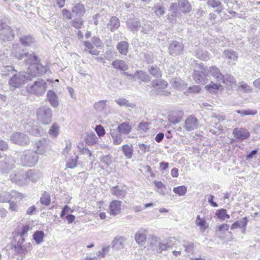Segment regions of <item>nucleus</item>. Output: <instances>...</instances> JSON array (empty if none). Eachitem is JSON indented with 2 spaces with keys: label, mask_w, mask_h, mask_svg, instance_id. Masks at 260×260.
<instances>
[{
  "label": "nucleus",
  "mask_w": 260,
  "mask_h": 260,
  "mask_svg": "<svg viewBox=\"0 0 260 260\" xmlns=\"http://www.w3.org/2000/svg\"><path fill=\"white\" fill-rule=\"evenodd\" d=\"M36 76V73H31L30 75L25 72H19L18 74H15L10 79L9 84L11 87L14 88H18L25 82L31 80L32 77Z\"/></svg>",
  "instance_id": "f257e3e1"
},
{
  "label": "nucleus",
  "mask_w": 260,
  "mask_h": 260,
  "mask_svg": "<svg viewBox=\"0 0 260 260\" xmlns=\"http://www.w3.org/2000/svg\"><path fill=\"white\" fill-rule=\"evenodd\" d=\"M38 161L37 154L34 151L27 150L24 151L20 158L21 164L24 166L33 167Z\"/></svg>",
  "instance_id": "f03ea898"
},
{
  "label": "nucleus",
  "mask_w": 260,
  "mask_h": 260,
  "mask_svg": "<svg viewBox=\"0 0 260 260\" xmlns=\"http://www.w3.org/2000/svg\"><path fill=\"white\" fill-rule=\"evenodd\" d=\"M47 89V83L43 80L36 81L32 85L27 87V91L31 94L40 96L43 94Z\"/></svg>",
  "instance_id": "7ed1b4c3"
},
{
  "label": "nucleus",
  "mask_w": 260,
  "mask_h": 260,
  "mask_svg": "<svg viewBox=\"0 0 260 260\" xmlns=\"http://www.w3.org/2000/svg\"><path fill=\"white\" fill-rule=\"evenodd\" d=\"M52 110L47 107H41L37 110L38 119L42 123L48 124L51 122Z\"/></svg>",
  "instance_id": "20e7f679"
},
{
  "label": "nucleus",
  "mask_w": 260,
  "mask_h": 260,
  "mask_svg": "<svg viewBox=\"0 0 260 260\" xmlns=\"http://www.w3.org/2000/svg\"><path fill=\"white\" fill-rule=\"evenodd\" d=\"M10 180L19 186L27 185L26 171L18 170L13 172L10 175Z\"/></svg>",
  "instance_id": "39448f33"
},
{
  "label": "nucleus",
  "mask_w": 260,
  "mask_h": 260,
  "mask_svg": "<svg viewBox=\"0 0 260 260\" xmlns=\"http://www.w3.org/2000/svg\"><path fill=\"white\" fill-rule=\"evenodd\" d=\"M153 91L158 95L168 96L170 92L164 90L168 86V83L163 80H154L151 82Z\"/></svg>",
  "instance_id": "423d86ee"
},
{
  "label": "nucleus",
  "mask_w": 260,
  "mask_h": 260,
  "mask_svg": "<svg viewBox=\"0 0 260 260\" xmlns=\"http://www.w3.org/2000/svg\"><path fill=\"white\" fill-rule=\"evenodd\" d=\"M10 141L13 143L20 146H26L30 142L29 139L26 135L19 132L12 134L10 137Z\"/></svg>",
  "instance_id": "0eeeda50"
},
{
  "label": "nucleus",
  "mask_w": 260,
  "mask_h": 260,
  "mask_svg": "<svg viewBox=\"0 0 260 260\" xmlns=\"http://www.w3.org/2000/svg\"><path fill=\"white\" fill-rule=\"evenodd\" d=\"M34 147L35 152L37 154L47 155V153L51 150L50 146L48 142L45 139H42L37 141Z\"/></svg>",
  "instance_id": "6e6552de"
},
{
  "label": "nucleus",
  "mask_w": 260,
  "mask_h": 260,
  "mask_svg": "<svg viewBox=\"0 0 260 260\" xmlns=\"http://www.w3.org/2000/svg\"><path fill=\"white\" fill-rule=\"evenodd\" d=\"M24 241V238H22L14 246V250L18 254H25L30 251L32 248V245L29 243L22 245Z\"/></svg>",
  "instance_id": "1a4fd4ad"
},
{
  "label": "nucleus",
  "mask_w": 260,
  "mask_h": 260,
  "mask_svg": "<svg viewBox=\"0 0 260 260\" xmlns=\"http://www.w3.org/2000/svg\"><path fill=\"white\" fill-rule=\"evenodd\" d=\"M0 37L3 40H11L14 38V34L11 28L5 23L0 21Z\"/></svg>",
  "instance_id": "9d476101"
},
{
  "label": "nucleus",
  "mask_w": 260,
  "mask_h": 260,
  "mask_svg": "<svg viewBox=\"0 0 260 260\" xmlns=\"http://www.w3.org/2000/svg\"><path fill=\"white\" fill-rule=\"evenodd\" d=\"M207 76V71L203 66L201 67V71H194L193 74V80L198 83H204Z\"/></svg>",
  "instance_id": "9b49d317"
},
{
  "label": "nucleus",
  "mask_w": 260,
  "mask_h": 260,
  "mask_svg": "<svg viewBox=\"0 0 260 260\" xmlns=\"http://www.w3.org/2000/svg\"><path fill=\"white\" fill-rule=\"evenodd\" d=\"M26 177L27 179V185H28L29 181L35 183L40 180L42 177V173L39 170H29L26 171Z\"/></svg>",
  "instance_id": "f8f14e48"
},
{
  "label": "nucleus",
  "mask_w": 260,
  "mask_h": 260,
  "mask_svg": "<svg viewBox=\"0 0 260 260\" xmlns=\"http://www.w3.org/2000/svg\"><path fill=\"white\" fill-rule=\"evenodd\" d=\"M148 230L145 228L139 229L135 234V240L137 244L143 245L147 239Z\"/></svg>",
  "instance_id": "ddd939ff"
},
{
  "label": "nucleus",
  "mask_w": 260,
  "mask_h": 260,
  "mask_svg": "<svg viewBox=\"0 0 260 260\" xmlns=\"http://www.w3.org/2000/svg\"><path fill=\"white\" fill-rule=\"evenodd\" d=\"M183 50V46L182 43L173 41L169 46V53L173 56L179 55L182 53Z\"/></svg>",
  "instance_id": "4468645a"
},
{
  "label": "nucleus",
  "mask_w": 260,
  "mask_h": 260,
  "mask_svg": "<svg viewBox=\"0 0 260 260\" xmlns=\"http://www.w3.org/2000/svg\"><path fill=\"white\" fill-rule=\"evenodd\" d=\"M126 238L123 236H116L112 241V248L116 250H119L124 248Z\"/></svg>",
  "instance_id": "2eb2a0df"
},
{
  "label": "nucleus",
  "mask_w": 260,
  "mask_h": 260,
  "mask_svg": "<svg viewBox=\"0 0 260 260\" xmlns=\"http://www.w3.org/2000/svg\"><path fill=\"white\" fill-rule=\"evenodd\" d=\"M121 202L114 200L112 201L109 206V213L111 215L116 216L121 212Z\"/></svg>",
  "instance_id": "dca6fc26"
},
{
  "label": "nucleus",
  "mask_w": 260,
  "mask_h": 260,
  "mask_svg": "<svg viewBox=\"0 0 260 260\" xmlns=\"http://www.w3.org/2000/svg\"><path fill=\"white\" fill-rule=\"evenodd\" d=\"M198 121L196 118L190 116L185 120L184 127L187 131H191L197 128Z\"/></svg>",
  "instance_id": "f3484780"
},
{
  "label": "nucleus",
  "mask_w": 260,
  "mask_h": 260,
  "mask_svg": "<svg viewBox=\"0 0 260 260\" xmlns=\"http://www.w3.org/2000/svg\"><path fill=\"white\" fill-rule=\"evenodd\" d=\"M195 224L199 227L202 232H204L209 228V224L204 217H201L200 215H197L195 220Z\"/></svg>",
  "instance_id": "a211bd4d"
},
{
  "label": "nucleus",
  "mask_w": 260,
  "mask_h": 260,
  "mask_svg": "<svg viewBox=\"0 0 260 260\" xmlns=\"http://www.w3.org/2000/svg\"><path fill=\"white\" fill-rule=\"evenodd\" d=\"M207 72H210L212 76L218 82H224V78L223 75L221 73L220 70L215 66L210 67Z\"/></svg>",
  "instance_id": "6ab92c4d"
},
{
  "label": "nucleus",
  "mask_w": 260,
  "mask_h": 260,
  "mask_svg": "<svg viewBox=\"0 0 260 260\" xmlns=\"http://www.w3.org/2000/svg\"><path fill=\"white\" fill-rule=\"evenodd\" d=\"M47 99L53 107L56 108L58 106V98L56 93L53 90H50L47 92Z\"/></svg>",
  "instance_id": "aec40b11"
},
{
  "label": "nucleus",
  "mask_w": 260,
  "mask_h": 260,
  "mask_svg": "<svg viewBox=\"0 0 260 260\" xmlns=\"http://www.w3.org/2000/svg\"><path fill=\"white\" fill-rule=\"evenodd\" d=\"M107 104L108 101L106 100L96 102L93 105V109L96 113H102L106 110Z\"/></svg>",
  "instance_id": "412c9836"
},
{
  "label": "nucleus",
  "mask_w": 260,
  "mask_h": 260,
  "mask_svg": "<svg viewBox=\"0 0 260 260\" xmlns=\"http://www.w3.org/2000/svg\"><path fill=\"white\" fill-rule=\"evenodd\" d=\"M233 135L236 138L241 140L245 139L249 137L248 132L242 128H235L233 131Z\"/></svg>",
  "instance_id": "4be33fe9"
},
{
  "label": "nucleus",
  "mask_w": 260,
  "mask_h": 260,
  "mask_svg": "<svg viewBox=\"0 0 260 260\" xmlns=\"http://www.w3.org/2000/svg\"><path fill=\"white\" fill-rule=\"evenodd\" d=\"M84 141L88 146H94L98 144L99 139L95 134L91 132L87 134L84 138Z\"/></svg>",
  "instance_id": "5701e85b"
},
{
  "label": "nucleus",
  "mask_w": 260,
  "mask_h": 260,
  "mask_svg": "<svg viewBox=\"0 0 260 260\" xmlns=\"http://www.w3.org/2000/svg\"><path fill=\"white\" fill-rule=\"evenodd\" d=\"M114 145H119L122 142L121 133L115 129H111L109 132Z\"/></svg>",
  "instance_id": "b1692460"
},
{
  "label": "nucleus",
  "mask_w": 260,
  "mask_h": 260,
  "mask_svg": "<svg viewBox=\"0 0 260 260\" xmlns=\"http://www.w3.org/2000/svg\"><path fill=\"white\" fill-rule=\"evenodd\" d=\"M14 167V165L11 163L10 159L6 158L0 161V170L4 173H7Z\"/></svg>",
  "instance_id": "393cba45"
},
{
  "label": "nucleus",
  "mask_w": 260,
  "mask_h": 260,
  "mask_svg": "<svg viewBox=\"0 0 260 260\" xmlns=\"http://www.w3.org/2000/svg\"><path fill=\"white\" fill-rule=\"evenodd\" d=\"M129 76L131 79H134L135 80L140 79L142 81L145 82L150 80L149 76L142 71H137L134 75L130 74Z\"/></svg>",
  "instance_id": "a878e982"
},
{
  "label": "nucleus",
  "mask_w": 260,
  "mask_h": 260,
  "mask_svg": "<svg viewBox=\"0 0 260 260\" xmlns=\"http://www.w3.org/2000/svg\"><path fill=\"white\" fill-rule=\"evenodd\" d=\"M119 26V20L117 17L115 16L112 17L109 23L107 24V28L112 31L117 29Z\"/></svg>",
  "instance_id": "bb28decb"
},
{
  "label": "nucleus",
  "mask_w": 260,
  "mask_h": 260,
  "mask_svg": "<svg viewBox=\"0 0 260 260\" xmlns=\"http://www.w3.org/2000/svg\"><path fill=\"white\" fill-rule=\"evenodd\" d=\"M225 58L228 59L229 63L235 64L238 59V55L236 52L231 50H225L224 52Z\"/></svg>",
  "instance_id": "cd10ccee"
},
{
  "label": "nucleus",
  "mask_w": 260,
  "mask_h": 260,
  "mask_svg": "<svg viewBox=\"0 0 260 260\" xmlns=\"http://www.w3.org/2000/svg\"><path fill=\"white\" fill-rule=\"evenodd\" d=\"M248 222V219L247 217H244L240 221H237L233 223L231 225V230H234L238 228L243 229L242 233L245 232V228Z\"/></svg>",
  "instance_id": "c85d7f7f"
},
{
  "label": "nucleus",
  "mask_w": 260,
  "mask_h": 260,
  "mask_svg": "<svg viewBox=\"0 0 260 260\" xmlns=\"http://www.w3.org/2000/svg\"><path fill=\"white\" fill-rule=\"evenodd\" d=\"M171 86L179 90L184 89L186 87V84L180 78H174L170 82Z\"/></svg>",
  "instance_id": "c756f323"
},
{
  "label": "nucleus",
  "mask_w": 260,
  "mask_h": 260,
  "mask_svg": "<svg viewBox=\"0 0 260 260\" xmlns=\"http://www.w3.org/2000/svg\"><path fill=\"white\" fill-rule=\"evenodd\" d=\"M111 193L117 198H124L126 193V191L121 187L118 186L113 187L111 189Z\"/></svg>",
  "instance_id": "7c9ffc66"
},
{
  "label": "nucleus",
  "mask_w": 260,
  "mask_h": 260,
  "mask_svg": "<svg viewBox=\"0 0 260 260\" xmlns=\"http://www.w3.org/2000/svg\"><path fill=\"white\" fill-rule=\"evenodd\" d=\"M128 28L132 31H137L140 27L139 20L137 19H129L127 22Z\"/></svg>",
  "instance_id": "2f4dec72"
},
{
  "label": "nucleus",
  "mask_w": 260,
  "mask_h": 260,
  "mask_svg": "<svg viewBox=\"0 0 260 260\" xmlns=\"http://www.w3.org/2000/svg\"><path fill=\"white\" fill-rule=\"evenodd\" d=\"M78 158V155L75 153L70 156L67 159L66 167L70 169L75 168L77 166Z\"/></svg>",
  "instance_id": "473e14b6"
},
{
  "label": "nucleus",
  "mask_w": 260,
  "mask_h": 260,
  "mask_svg": "<svg viewBox=\"0 0 260 260\" xmlns=\"http://www.w3.org/2000/svg\"><path fill=\"white\" fill-rule=\"evenodd\" d=\"M72 12L77 16H82L85 13V9L84 6L80 4H76L72 8Z\"/></svg>",
  "instance_id": "72a5a7b5"
},
{
  "label": "nucleus",
  "mask_w": 260,
  "mask_h": 260,
  "mask_svg": "<svg viewBox=\"0 0 260 260\" xmlns=\"http://www.w3.org/2000/svg\"><path fill=\"white\" fill-rule=\"evenodd\" d=\"M115 102L121 107H130L131 108H135L136 107L135 104L129 102V101L125 98H118L115 100Z\"/></svg>",
  "instance_id": "f704fd0d"
},
{
  "label": "nucleus",
  "mask_w": 260,
  "mask_h": 260,
  "mask_svg": "<svg viewBox=\"0 0 260 260\" xmlns=\"http://www.w3.org/2000/svg\"><path fill=\"white\" fill-rule=\"evenodd\" d=\"M113 67L117 70L125 71L127 70L128 66L124 61L122 60H116L112 62Z\"/></svg>",
  "instance_id": "c9c22d12"
},
{
  "label": "nucleus",
  "mask_w": 260,
  "mask_h": 260,
  "mask_svg": "<svg viewBox=\"0 0 260 260\" xmlns=\"http://www.w3.org/2000/svg\"><path fill=\"white\" fill-rule=\"evenodd\" d=\"M207 4L209 6L211 7L212 8H217L216 11L218 13H220L223 10V6L221 3L217 0H208L207 2Z\"/></svg>",
  "instance_id": "e433bc0d"
},
{
  "label": "nucleus",
  "mask_w": 260,
  "mask_h": 260,
  "mask_svg": "<svg viewBox=\"0 0 260 260\" xmlns=\"http://www.w3.org/2000/svg\"><path fill=\"white\" fill-rule=\"evenodd\" d=\"M121 134H128L132 130V127L127 122H123L120 124L117 128Z\"/></svg>",
  "instance_id": "4c0bfd02"
},
{
  "label": "nucleus",
  "mask_w": 260,
  "mask_h": 260,
  "mask_svg": "<svg viewBox=\"0 0 260 260\" xmlns=\"http://www.w3.org/2000/svg\"><path fill=\"white\" fill-rule=\"evenodd\" d=\"M221 87L220 84L211 82L205 86L206 89L210 93H216Z\"/></svg>",
  "instance_id": "58836bf2"
},
{
  "label": "nucleus",
  "mask_w": 260,
  "mask_h": 260,
  "mask_svg": "<svg viewBox=\"0 0 260 260\" xmlns=\"http://www.w3.org/2000/svg\"><path fill=\"white\" fill-rule=\"evenodd\" d=\"M117 49L120 54L126 55L128 51V44L125 41L120 42L118 44Z\"/></svg>",
  "instance_id": "ea45409f"
},
{
  "label": "nucleus",
  "mask_w": 260,
  "mask_h": 260,
  "mask_svg": "<svg viewBox=\"0 0 260 260\" xmlns=\"http://www.w3.org/2000/svg\"><path fill=\"white\" fill-rule=\"evenodd\" d=\"M178 4L183 13H187L191 11V7L189 3L186 0H179Z\"/></svg>",
  "instance_id": "a19ab883"
},
{
  "label": "nucleus",
  "mask_w": 260,
  "mask_h": 260,
  "mask_svg": "<svg viewBox=\"0 0 260 260\" xmlns=\"http://www.w3.org/2000/svg\"><path fill=\"white\" fill-rule=\"evenodd\" d=\"M122 150L124 155L127 158H132L133 154V147L132 145H124L122 146Z\"/></svg>",
  "instance_id": "79ce46f5"
},
{
  "label": "nucleus",
  "mask_w": 260,
  "mask_h": 260,
  "mask_svg": "<svg viewBox=\"0 0 260 260\" xmlns=\"http://www.w3.org/2000/svg\"><path fill=\"white\" fill-rule=\"evenodd\" d=\"M59 132V126L54 123L52 124L50 128L48 131V134L50 136V137L52 138H56Z\"/></svg>",
  "instance_id": "37998d69"
},
{
  "label": "nucleus",
  "mask_w": 260,
  "mask_h": 260,
  "mask_svg": "<svg viewBox=\"0 0 260 260\" xmlns=\"http://www.w3.org/2000/svg\"><path fill=\"white\" fill-rule=\"evenodd\" d=\"M44 233L43 231H38L35 232L33 235V239L37 244H40L43 241Z\"/></svg>",
  "instance_id": "c03bdc74"
},
{
  "label": "nucleus",
  "mask_w": 260,
  "mask_h": 260,
  "mask_svg": "<svg viewBox=\"0 0 260 260\" xmlns=\"http://www.w3.org/2000/svg\"><path fill=\"white\" fill-rule=\"evenodd\" d=\"M154 12L157 16H161L165 13V9L162 5L160 4H156L152 8Z\"/></svg>",
  "instance_id": "a18cd8bd"
},
{
  "label": "nucleus",
  "mask_w": 260,
  "mask_h": 260,
  "mask_svg": "<svg viewBox=\"0 0 260 260\" xmlns=\"http://www.w3.org/2000/svg\"><path fill=\"white\" fill-rule=\"evenodd\" d=\"M173 191L179 196H184L187 192V187L184 185L174 187Z\"/></svg>",
  "instance_id": "49530a36"
},
{
  "label": "nucleus",
  "mask_w": 260,
  "mask_h": 260,
  "mask_svg": "<svg viewBox=\"0 0 260 260\" xmlns=\"http://www.w3.org/2000/svg\"><path fill=\"white\" fill-rule=\"evenodd\" d=\"M196 54L197 56L201 60L206 61L209 59L208 53L200 48L197 50Z\"/></svg>",
  "instance_id": "de8ad7c7"
},
{
  "label": "nucleus",
  "mask_w": 260,
  "mask_h": 260,
  "mask_svg": "<svg viewBox=\"0 0 260 260\" xmlns=\"http://www.w3.org/2000/svg\"><path fill=\"white\" fill-rule=\"evenodd\" d=\"M20 43L24 46L30 45L34 42V39L30 36H23L19 39Z\"/></svg>",
  "instance_id": "09e8293b"
},
{
  "label": "nucleus",
  "mask_w": 260,
  "mask_h": 260,
  "mask_svg": "<svg viewBox=\"0 0 260 260\" xmlns=\"http://www.w3.org/2000/svg\"><path fill=\"white\" fill-rule=\"evenodd\" d=\"M31 229V226L29 224H25L23 225L21 228H19L17 229V233L20 237V239L23 237L27 234L28 231Z\"/></svg>",
  "instance_id": "8fccbe9b"
},
{
  "label": "nucleus",
  "mask_w": 260,
  "mask_h": 260,
  "mask_svg": "<svg viewBox=\"0 0 260 260\" xmlns=\"http://www.w3.org/2000/svg\"><path fill=\"white\" fill-rule=\"evenodd\" d=\"M169 247V246L167 243L162 242L161 240H160L159 242H158L157 245L156 247V249H154V251H155L158 253H160L163 251L167 250L168 248Z\"/></svg>",
  "instance_id": "3c124183"
},
{
  "label": "nucleus",
  "mask_w": 260,
  "mask_h": 260,
  "mask_svg": "<svg viewBox=\"0 0 260 260\" xmlns=\"http://www.w3.org/2000/svg\"><path fill=\"white\" fill-rule=\"evenodd\" d=\"M160 240V238L157 236H152L151 237L150 241L149 242V246L152 251H154V249H156V247Z\"/></svg>",
  "instance_id": "603ef678"
},
{
  "label": "nucleus",
  "mask_w": 260,
  "mask_h": 260,
  "mask_svg": "<svg viewBox=\"0 0 260 260\" xmlns=\"http://www.w3.org/2000/svg\"><path fill=\"white\" fill-rule=\"evenodd\" d=\"M216 215L217 217L222 220L226 219H229L230 216L226 213V210L224 209L218 210L216 212Z\"/></svg>",
  "instance_id": "864d4df0"
},
{
  "label": "nucleus",
  "mask_w": 260,
  "mask_h": 260,
  "mask_svg": "<svg viewBox=\"0 0 260 260\" xmlns=\"http://www.w3.org/2000/svg\"><path fill=\"white\" fill-rule=\"evenodd\" d=\"M11 200L10 192L7 191L0 192V202H9Z\"/></svg>",
  "instance_id": "5fc2aeb1"
},
{
  "label": "nucleus",
  "mask_w": 260,
  "mask_h": 260,
  "mask_svg": "<svg viewBox=\"0 0 260 260\" xmlns=\"http://www.w3.org/2000/svg\"><path fill=\"white\" fill-rule=\"evenodd\" d=\"M110 246H104L101 250L96 253V257L98 258H104L106 255L109 252Z\"/></svg>",
  "instance_id": "6e6d98bb"
},
{
  "label": "nucleus",
  "mask_w": 260,
  "mask_h": 260,
  "mask_svg": "<svg viewBox=\"0 0 260 260\" xmlns=\"http://www.w3.org/2000/svg\"><path fill=\"white\" fill-rule=\"evenodd\" d=\"M236 112L240 114L242 116L254 115L257 113V110L255 109L238 110Z\"/></svg>",
  "instance_id": "4d7b16f0"
},
{
  "label": "nucleus",
  "mask_w": 260,
  "mask_h": 260,
  "mask_svg": "<svg viewBox=\"0 0 260 260\" xmlns=\"http://www.w3.org/2000/svg\"><path fill=\"white\" fill-rule=\"evenodd\" d=\"M148 71L154 77L158 78L161 76V72L157 67L151 66L149 68Z\"/></svg>",
  "instance_id": "13d9d810"
},
{
  "label": "nucleus",
  "mask_w": 260,
  "mask_h": 260,
  "mask_svg": "<svg viewBox=\"0 0 260 260\" xmlns=\"http://www.w3.org/2000/svg\"><path fill=\"white\" fill-rule=\"evenodd\" d=\"M153 183L155 184V186L158 189L157 191L158 193L162 195H165V192L164 191V189L165 188V186L164 184L162 183L161 181H158L156 180H154L153 181Z\"/></svg>",
  "instance_id": "bf43d9fd"
},
{
  "label": "nucleus",
  "mask_w": 260,
  "mask_h": 260,
  "mask_svg": "<svg viewBox=\"0 0 260 260\" xmlns=\"http://www.w3.org/2000/svg\"><path fill=\"white\" fill-rule=\"evenodd\" d=\"M40 202L42 205L47 206L50 203V198L48 193L44 192L40 199Z\"/></svg>",
  "instance_id": "052dcab7"
},
{
  "label": "nucleus",
  "mask_w": 260,
  "mask_h": 260,
  "mask_svg": "<svg viewBox=\"0 0 260 260\" xmlns=\"http://www.w3.org/2000/svg\"><path fill=\"white\" fill-rule=\"evenodd\" d=\"M201 90V88L200 86L193 85L189 87L184 93L186 94H188L189 93H198L200 92Z\"/></svg>",
  "instance_id": "680f3d73"
},
{
  "label": "nucleus",
  "mask_w": 260,
  "mask_h": 260,
  "mask_svg": "<svg viewBox=\"0 0 260 260\" xmlns=\"http://www.w3.org/2000/svg\"><path fill=\"white\" fill-rule=\"evenodd\" d=\"M20 51L19 48H16L12 52L13 55L18 59H22L24 56H26L28 55L27 53H21Z\"/></svg>",
  "instance_id": "e2e57ef3"
},
{
  "label": "nucleus",
  "mask_w": 260,
  "mask_h": 260,
  "mask_svg": "<svg viewBox=\"0 0 260 260\" xmlns=\"http://www.w3.org/2000/svg\"><path fill=\"white\" fill-rule=\"evenodd\" d=\"M239 90L244 92H250L252 91V88L247 83L241 82L238 87Z\"/></svg>",
  "instance_id": "0e129e2a"
},
{
  "label": "nucleus",
  "mask_w": 260,
  "mask_h": 260,
  "mask_svg": "<svg viewBox=\"0 0 260 260\" xmlns=\"http://www.w3.org/2000/svg\"><path fill=\"white\" fill-rule=\"evenodd\" d=\"M152 24L151 22H147L142 27V31L144 34L149 32L152 29Z\"/></svg>",
  "instance_id": "69168bd1"
},
{
  "label": "nucleus",
  "mask_w": 260,
  "mask_h": 260,
  "mask_svg": "<svg viewBox=\"0 0 260 260\" xmlns=\"http://www.w3.org/2000/svg\"><path fill=\"white\" fill-rule=\"evenodd\" d=\"M94 130L99 137H103L105 135V130L101 125H96Z\"/></svg>",
  "instance_id": "338daca9"
},
{
  "label": "nucleus",
  "mask_w": 260,
  "mask_h": 260,
  "mask_svg": "<svg viewBox=\"0 0 260 260\" xmlns=\"http://www.w3.org/2000/svg\"><path fill=\"white\" fill-rule=\"evenodd\" d=\"M101 161L105 166H109L112 163L111 156L109 155H105L101 158Z\"/></svg>",
  "instance_id": "774afa93"
}]
</instances>
